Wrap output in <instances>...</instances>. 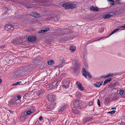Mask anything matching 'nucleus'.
<instances>
[{"mask_svg":"<svg viewBox=\"0 0 125 125\" xmlns=\"http://www.w3.org/2000/svg\"><path fill=\"white\" fill-rule=\"evenodd\" d=\"M44 92V91L43 90H40V91H39V94H41L42 93Z\"/></svg>","mask_w":125,"mask_h":125,"instance_id":"obj_36","label":"nucleus"},{"mask_svg":"<svg viewBox=\"0 0 125 125\" xmlns=\"http://www.w3.org/2000/svg\"><path fill=\"white\" fill-rule=\"evenodd\" d=\"M90 9L91 10L94 11H97L98 10V8L96 7H94L93 6H91L90 7Z\"/></svg>","mask_w":125,"mask_h":125,"instance_id":"obj_15","label":"nucleus"},{"mask_svg":"<svg viewBox=\"0 0 125 125\" xmlns=\"http://www.w3.org/2000/svg\"><path fill=\"white\" fill-rule=\"evenodd\" d=\"M106 83H106V82H105V81H104V83L103 85H105Z\"/></svg>","mask_w":125,"mask_h":125,"instance_id":"obj_46","label":"nucleus"},{"mask_svg":"<svg viewBox=\"0 0 125 125\" xmlns=\"http://www.w3.org/2000/svg\"><path fill=\"white\" fill-rule=\"evenodd\" d=\"M62 6L66 9H72L75 8L76 6L73 4L66 3L63 4Z\"/></svg>","mask_w":125,"mask_h":125,"instance_id":"obj_4","label":"nucleus"},{"mask_svg":"<svg viewBox=\"0 0 125 125\" xmlns=\"http://www.w3.org/2000/svg\"><path fill=\"white\" fill-rule=\"evenodd\" d=\"M77 87L78 89L80 91H83L84 90V89L81 83L79 81H77L76 83Z\"/></svg>","mask_w":125,"mask_h":125,"instance_id":"obj_7","label":"nucleus"},{"mask_svg":"<svg viewBox=\"0 0 125 125\" xmlns=\"http://www.w3.org/2000/svg\"><path fill=\"white\" fill-rule=\"evenodd\" d=\"M33 111H32L31 110H29L26 113L27 115H29L31 114L32 113H33Z\"/></svg>","mask_w":125,"mask_h":125,"instance_id":"obj_26","label":"nucleus"},{"mask_svg":"<svg viewBox=\"0 0 125 125\" xmlns=\"http://www.w3.org/2000/svg\"><path fill=\"white\" fill-rule=\"evenodd\" d=\"M76 47L74 46H72L70 47L69 49L71 52H73L75 50Z\"/></svg>","mask_w":125,"mask_h":125,"instance_id":"obj_20","label":"nucleus"},{"mask_svg":"<svg viewBox=\"0 0 125 125\" xmlns=\"http://www.w3.org/2000/svg\"><path fill=\"white\" fill-rule=\"evenodd\" d=\"M2 82L1 79H0V83L1 82Z\"/></svg>","mask_w":125,"mask_h":125,"instance_id":"obj_48","label":"nucleus"},{"mask_svg":"<svg viewBox=\"0 0 125 125\" xmlns=\"http://www.w3.org/2000/svg\"><path fill=\"white\" fill-rule=\"evenodd\" d=\"M45 32V30H41L39 32V33H44Z\"/></svg>","mask_w":125,"mask_h":125,"instance_id":"obj_34","label":"nucleus"},{"mask_svg":"<svg viewBox=\"0 0 125 125\" xmlns=\"http://www.w3.org/2000/svg\"><path fill=\"white\" fill-rule=\"evenodd\" d=\"M81 103V102L79 100H74L73 102V104L74 107H79Z\"/></svg>","mask_w":125,"mask_h":125,"instance_id":"obj_8","label":"nucleus"},{"mask_svg":"<svg viewBox=\"0 0 125 125\" xmlns=\"http://www.w3.org/2000/svg\"><path fill=\"white\" fill-rule=\"evenodd\" d=\"M99 31L100 32H102L104 31V29L103 27H101L99 29Z\"/></svg>","mask_w":125,"mask_h":125,"instance_id":"obj_25","label":"nucleus"},{"mask_svg":"<svg viewBox=\"0 0 125 125\" xmlns=\"http://www.w3.org/2000/svg\"><path fill=\"white\" fill-rule=\"evenodd\" d=\"M30 15L35 17H39L40 16V15L38 13L36 12H32L30 14Z\"/></svg>","mask_w":125,"mask_h":125,"instance_id":"obj_13","label":"nucleus"},{"mask_svg":"<svg viewBox=\"0 0 125 125\" xmlns=\"http://www.w3.org/2000/svg\"><path fill=\"white\" fill-rule=\"evenodd\" d=\"M47 98L48 101H54L55 99V95L51 94L47 95Z\"/></svg>","mask_w":125,"mask_h":125,"instance_id":"obj_6","label":"nucleus"},{"mask_svg":"<svg viewBox=\"0 0 125 125\" xmlns=\"http://www.w3.org/2000/svg\"><path fill=\"white\" fill-rule=\"evenodd\" d=\"M82 93H81L77 92L75 93V96L76 98H80L81 96Z\"/></svg>","mask_w":125,"mask_h":125,"instance_id":"obj_17","label":"nucleus"},{"mask_svg":"<svg viewBox=\"0 0 125 125\" xmlns=\"http://www.w3.org/2000/svg\"><path fill=\"white\" fill-rule=\"evenodd\" d=\"M97 104L98 105L100 106V100L98 99H97Z\"/></svg>","mask_w":125,"mask_h":125,"instance_id":"obj_32","label":"nucleus"},{"mask_svg":"<svg viewBox=\"0 0 125 125\" xmlns=\"http://www.w3.org/2000/svg\"><path fill=\"white\" fill-rule=\"evenodd\" d=\"M17 85V84L16 83H13L12 85L14 86V85Z\"/></svg>","mask_w":125,"mask_h":125,"instance_id":"obj_45","label":"nucleus"},{"mask_svg":"<svg viewBox=\"0 0 125 125\" xmlns=\"http://www.w3.org/2000/svg\"><path fill=\"white\" fill-rule=\"evenodd\" d=\"M15 97H16L17 100H20L21 98V95H17V96H15Z\"/></svg>","mask_w":125,"mask_h":125,"instance_id":"obj_28","label":"nucleus"},{"mask_svg":"<svg viewBox=\"0 0 125 125\" xmlns=\"http://www.w3.org/2000/svg\"><path fill=\"white\" fill-rule=\"evenodd\" d=\"M111 15H111V14L109 13L107 15H104L103 17L104 18H108L110 17Z\"/></svg>","mask_w":125,"mask_h":125,"instance_id":"obj_19","label":"nucleus"},{"mask_svg":"<svg viewBox=\"0 0 125 125\" xmlns=\"http://www.w3.org/2000/svg\"><path fill=\"white\" fill-rule=\"evenodd\" d=\"M102 39V38H100V39H98L97 40H95V41H94V42L95 41H97L99 40H100L101 39Z\"/></svg>","mask_w":125,"mask_h":125,"instance_id":"obj_42","label":"nucleus"},{"mask_svg":"<svg viewBox=\"0 0 125 125\" xmlns=\"http://www.w3.org/2000/svg\"><path fill=\"white\" fill-rule=\"evenodd\" d=\"M120 30V29L119 28H116L113 31H112V33H111V34H110V36L113 34V33H114L117 31H118L119 30Z\"/></svg>","mask_w":125,"mask_h":125,"instance_id":"obj_22","label":"nucleus"},{"mask_svg":"<svg viewBox=\"0 0 125 125\" xmlns=\"http://www.w3.org/2000/svg\"><path fill=\"white\" fill-rule=\"evenodd\" d=\"M90 119V118L87 117L85 118L83 120V122L84 123L86 122L87 121H89Z\"/></svg>","mask_w":125,"mask_h":125,"instance_id":"obj_21","label":"nucleus"},{"mask_svg":"<svg viewBox=\"0 0 125 125\" xmlns=\"http://www.w3.org/2000/svg\"><path fill=\"white\" fill-rule=\"evenodd\" d=\"M36 39V38L33 36H30L29 37L28 40L29 41L33 42L35 41Z\"/></svg>","mask_w":125,"mask_h":125,"instance_id":"obj_10","label":"nucleus"},{"mask_svg":"<svg viewBox=\"0 0 125 125\" xmlns=\"http://www.w3.org/2000/svg\"><path fill=\"white\" fill-rule=\"evenodd\" d=\"M70 83V81L69 79L67 78H66L64 79L62 82V86L64 88L67 89L69 87V84Z\"/></svg>","mask_w":125,"mask_h":125,"instance_id":"obj_3","label":"nucleus"},{"mask_svg":"<svg viewBox=\"0 0 125 125\" xmlns=\"http://www.w3.org/2000/svg\"><path fill=\"white\" fill-rule=\"evenodd\" d=\"M115 3L114 1L113 0H112L110 2V4L112 5H114Z\"/></svg>","mask_w":125,"mask_h":125,"instance_id":"obj_35","label":"nucleus"},{"mask_svg":"<svg viewBox=\"0 0 125 125\" xmlns=\"http://www.w3.org/2000/svg\"><path fill=\"white\" fill-rule=\"evenodd\" d=\"M20 100H17L16 97H13L9 103V105L11 106L16 105L17 104L20 103Z\"/></svg>","mask_w":125,"mask_h":125,"instance_id":"obj_1","label":"nucleus"},{"mask_svg":"<svg viewBox=\"0 0 125 125\" xmlns=\"http://www.w3.org/2000/svg\"><path fill=\"white\" fill-rule=\"evenodd\" d=\"M59 81V80H56L52 82L50 84L47 85V89L48 90L54 89L56 87L57 84Z\"/></svg>","mask_w":125,"mask_h":125,"instance_id":"obj_2","label":"nucleus"},{"mask_svg":"<svg viewBox=\"0 0 125 125\" xmlns=\"http://www.w3.org/2000/svg\"><path fill=\"white\" fill-rule=\"evenodd\" d=\"M115 111L114 110H112L111 111H110L108 112V113H110L111 114H114L115 112Z\"/></svg>","mask_w":125,"mask_h":125,"instance_id":"obj_30","label":"nucleus"},{"mask_svg":"<svg viewBox=\"0 0 125 125\" xmlns=\"http://www.w3.org/2000/svg\"><path fill=\"white\" fill-rule=\"evenodd\" d=\"M49 28H46V29L45 30V32H46L47 31H49Z\"/></svg>","mask_w":125,"mask_h":125,"instance_id":"obj_40","label":"nucleus"},{"mask_svg":"<svg viewBox=\"0 0 125 125\" xmlns=\"http://www.w3.org/2000/svg\"><path fill=\"white\" fill-rule=\"evenodd\" d=\"M103 82H97L94 84V86L96 87H99L102 84Z\"/></svg>","mask_w":125,"mask_h":125,"instance_id":"obj_16","label":"nucleus"},{"mask_svg":"<svg viewBox=\"0 0 125 125\" xmlns=\"http://www.w3.org/2000/svg\"><path fill=\"white\" fill-rule=\"evenodd\" d=\"M43 119V118L42 116H41L39 118V120L40 121H41Z\"/></svg>","mask_w":125,"mask_h":125,"instance_id":"obj_38","label":"nucleus"},{"mask_svg":"<svg viewBox=\"0 0 125 125\" xmlns=\"http://www.w3.org/2000/svg\"><path fill=\"white\" fill-rule=\"evenodd\" d=\"M93 102L92 101H91V102H90L89 103V104L90 105H92L93 104Z\"/></svg>","mask_w":125,"mask_h":125,"instance_id":"obj_37","label":"nucleus"},{"mask_svg":"<svg viewBox=\"0 0 125 125\" xmlns=\"http://www.w3.org/2000/svg\"><path fill=\"white\" fill-rule=\"evenodd\" d=\"M55 106V104L54 103H52L49 105H48L46 107L47 108H49L50 109H53Z\"/></svg>","mask_w":125,"mask_h":125,"instance_id":"obj_14","label":"nucleus"},{"mask_svg":"<svg viewBox=\"0 0 125 125\" xmlns=\"http://www.w3.org/2000/svg\"><path fill=\"white\" fill-rule=\"evenodd\" d=\"M116 108L115 107H114L113 108H112V109H115Z\"/></svg>","mask_w":125,"mask_h":125,"instance_id":"obj_47","label":"nucleus"},{"mask_svg":"<svg viewBox=\"0 0 125 125\" xmlns=\"http://www.w3.org/2000/svg\"><path fill=\"white\" fill-rule=\"evenodd\" d=\"M57 17L55 16H52L48 18V20H53L54 21H56L57 20Z\"/></svg>","mask_w":125,"mask_h":125,"instance_id":"obj_12","label":"nucleus"},{"mask_svg":"<svg viewBox=\"0 0 125 125\" xmlns=\"http://www.w3.org/2000/svg\"><path fill=\"white\" fill-rule=\"evenodd\" d=\"M26 118V116H25V115H24L20 117V119L21 121H23Z\"/></svg>","mask_w":125,"mask_h":125,"instance_id":"obj_23","label":"nucleus"},{"mask_svg":"<svg viewBox=\"0 0 125 125\" xmlns=\"http://www.w3.org/2000/svg\"><path fill=\"white\" fill-rule=\"evenodd\" d=\"M51 120H52V121H53V120L54 119H51Z\"/></svg>","mask_w":125,"mask_h":125,"instance_id":"obj_52","label":"nucleus"},{"mask_svg":"<svg viewBox=\"0 0 125 125\" xmlns=\"http://www.w3.org/2000/svg\"><path fill=\"white\" fill-rule=\"evenodd\" d=\"M79 107H73V113L74 114H76L79 113L80 111H79Z\"/></svg>","mask_w":125,"mask_h":125,"instance_id":"obj_11","label":"nucleus"},{"mask_svg":"<svg viewBox=\"0 0 125 125\" xmlns=\"http://www.w3.org/2000/svg\"><path fill=\"white\" fill-rule=\"evenodd\" d=\"M82 71L83 75L85 78H86L87 75L90 78H92V76L89 72L86 71L84 68L83 69Z\"/></svg>","mask_w":125,"mask_h":125,"instance_id":"obj_5","label":"nucleus"},{"mask_svg":"<svg viewBox=\"0 0 125 125\" xmlns=\"http://www.w3.org/2000/svg\"><path fill=\"white\" fill-rule=\"evenodd\" d=\"M118 28H125V24H124V25L122 26H118L117 27Z\"/></svg>","mask_w":125,"mask_h":125,"instance_id":"obj_31","label":"nucleus"},{"mask_svg":"<svg viewBox=\"0 0 125 125\" xmlns=\"http://www.w3.org/2000/svg\"><path fill=\"white\" fill-rule=\"evenodd\" d=\"M105 82H106V83H108V82H107V81H106V80L105 81Z\"/></svg>","mask_w":125,"mask_h":125,"instance_id":"obj_50","label":"nucleus"},{"mask_svg":"<svg viewBox=\"0 0 125 125\" xmlns=\"http://www.w3.org/2000/svg\"><path fill=\"white\" fill-rule=\"evenodd\" d=\"M105 75H102L101 76H100V77H103L104 78H105L104 77H105Z\"/></svg>","mask_w":125,"mask_h":125,"instance_id":"obj_44","label":"nucleus"},{"mask_svg":"<svg viewBox=\"0 0 125 125\" xmlns=\"http://www.w3.org/2000/svg\"><path fill=\"white\" fill-rule=\"evenodd\" d=\"M61 66H61V65H58V67H61Z\"/></svg>","mask_w":125,"mask_h":125,"instance_id":"obj_49","label":"nucleus"},{"mask_svg":"<svg viewBox=\"0 0 125 125\" xmlns=\"http://www.w3.org/2000/svg\"><path fill=\"white\" fill-rule=\"evenodd\" d=\"M66 106L65 105H63L61 107L59 110V111L61 112H62L66 109Z\"/></svg>","mask_w":125,"mask_h":125,"instance_id":"obj_18","label":"nucleus"},{"mask_svg":"<svg viewBox=\"0 0 125 125\" xmlns=\"http://www.w3.org/2000/svg\"><path fill=\"white\" fill-rule=\"evenodd\" d=\"M124 93V91L122 90H120L119 91V94L120 95H122Z\"/></svg>","mask_w":125,"mask_h":125,"instance_id":"obj_29","label":"nucleus"},{"mask_svg":"<svg viewBox=\"0 0 125 125\" xmlns=\"http://www.w3.org/2000/svg\"><path fill=\"white\" fill-rule=\"evenodd\" d=\"M21 83V82H16L17 84H20V83Z\"/></svg>","mask_w":125,"mask_h":125,"instance_id":"obj_43","label":"nucleus"},{"mask_svg":"<svg viewBox=\"0 0 125 125\" xmlns=\"http://www.w3.org/2000/svg\"><path fill=\"white\" fill-rule=\"evenodd\" d=\"M9 111L10 113L13 114V112L12 111L10 110H9Z\"/></svg>","mask_w":125,"mask_h":125,"instance_id":"obj_41","label":"nucleus"},{"mask_svg":"<svg viewBox=\"0 0 125 125\" xmlns=\"http://www.w3.org/2000/svg\"><path fill=\"white\" fill-rule=\"evenodd\" d=\"M54 63V61L52 60L48 61L47 62L48 64L49 65H52Z\"/></svg>","mask_w":125,"mask_h":125,"instance_id":"obj_24","label":"nucleus"},{"mask_svg":"<svg viewBox=\"0 0 125 125\" xmlns=\"http://www.w3.org/2000/svg\"><path fill=\"white\" fill-rule=\"evenodd\" d=\"M107 81V82H109L111 80V78H108L106 80Z\"/></svg>","mask_w":125,"mask_h":125,"instance_id":"obj_33","label":"nucleus"},{"mask_svg":"<svg viewBox=\"0 0 125 125\" xmlns=\"http://www.w3.org/2000/svg\"><path fill=\"white\" fill-rule=\"evenodd\" d=\"M46 124L47 125H51V123L49 121L47 122Z\"/></svg>","mask_w":125,"mask_h":125,"instance_id":"obj_39","label":"nucleus"},{"mask_svg":"<svg viewBox=\"0 0 125 125\" xmlns=\"http://www.w3.org/2000/svg\"><path fill=\"white\" fill-rule=\"evenodd\" d=\"M67 121V120H66V122H65V124H66V123Z\"/></svg>","mask_w":125,"mask_h":125,"instance_id":"obj_51","label":"nucleus"},{"mask_svg":"<svg viewBox=\"0 0 125 125\" xmlns=\"http://www.w3.org/2000/svg\"><path fill=\"white\" fill-rule=\"evenodd\" d=\"M113 75V73H110L109 74H106L105 76L104 77L105 78H106L110 76H112Z\"/></svg>","mask_w":125,"mask_h":125,"instance_id":"obj_27","label":"nucleus"},{"mask_svg":"<svg viewBox=\"0 0 125 125\" xmlns=\"http://www.w3.org/2000/svg\"><path fill=\"white\" fill-rule=\"evenodd\" d=\"M5 29L9 31H11L13 29V27L12 25H6L5 27Z\"/></svg>","mask_w":125,"mask_h":125,"instance_id":"obj_9","label":"nucleus"}]
</instances>
